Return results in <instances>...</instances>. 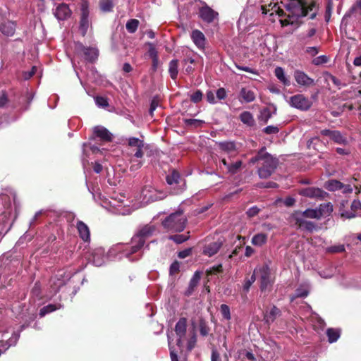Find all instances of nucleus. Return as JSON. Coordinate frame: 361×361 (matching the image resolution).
I'll return each mask as SVG.
<instances>
[{
	"instance_id": "17",
	"label": "nucleus",
	"mask_w": 361,
	"mask_h": 361,
	"mask_svg": "<svg viewBox=\"0 0 361 361\" xmlns=\"http://www.w3.org/2000/svg\"><path fill=\"white\" fill-rule=\"evenodd\" d=\"M357 11L359 12L361 16V0H356L350 8L345 13L341 20V26L342 27H346L349 24V19Z\"/></svg>"
},
{
	"instance_id": "57",
	"label": "nucleus",
	"mask_w": 361,
	"mask_h": 361,
	"mask_svg": "<svg viewBox=\"0 0 361 361\" xmlns=\"http://www.w3.org/2000/svg\"><path fill=\"white\" fill-rule=\"evenodd\" d=\"M96 104L99 107L105 108L109 106V102L106 98L104 97L97 96L94 98Z\"/></svg>"
},
{
	"instance_id": "52",
	"label": "nucleus",
	"mask_w": 361,
	"mask_h": 361,
	"mask_svg": "<svg viewBox=\"0 0 361 361\" xmlns=\"http://www.w3.org/2000/svg\"><path fill=\"white\" fill-rule=\"evenodd\" d=\"M139 25V21L136 19H130L126 23V29L130 33H134Z\"/></svg>"
},
{
	"instance_id": "59",
	"label": "nucleus",
	"mask_w": 361,
	"mask_h": 361,
	"mask_svg": "<svg viewBox=\"0 0 361 361\" xmlns=\"http://www.w3.org/2000/svg\"><path fill=\"white\" fill-rule=\"evenodd\" d=\"M203 94L201 90H197L193 94L190 95V100L193 103H198L202 99Z\"/></svg>"
},
{
	"instance_id": "28",
	"label": "nucleus",
	"mask_w": 361,
	"mask_h": 361,
	"mask_svg": "<svg viewBox=\"0 0 361 361\" xmlns=\"http://www.w3.org/2000/svg\"><path fill=\"white\" fill-rule=\"evenodd\" d=\"M293 219L295 221V224L300 229L307 231H313L316 228L315 224L312 221L306 220V219L299 218L298 216H294L293 215Z\"/></svg>"
},
{
	"instance_id": "54",
	"label": "nucleus",
	"mask_w": 361,
	"mask_h": 361,
	"mask_svg": "<svg viewBox=\"0 0 361 361\" xmlns=\"http://www.w3.org/2000/svg\"><path fill=\"white\" fill-rule=\"evenodd\" d=\"M335 272V268L333 267H329L326 269L322 270L319 272V274L321 277L324 279H330L331 278Z\"/></svg>"
},
{
	"instance_id": "47",
	"label": "nucleus",
	"mask_w": 361,
	"mask_h": 361,
	"mask_svg": "<svg viewBox=\"0 0 361 361\" xmlns=\"http://www.w3.org/2000/svg\"><path fill=\"white\" fill-rule=\"evenodd\" d=\"M128 143L129 147H145V142L142 140H140L137 137H130L128 139Z\"/></svg>"
},
{
	"instance_id": "13",
	"label": "nucleus",
	"mask_w": 361,
	"mask_h": 361,
	"mask_svg": "<svg viewBox=\"0 0 361 361\" xmlns=\"http://www.w3.org/2000/svg\"><path fill=\"white\" fill-rule=\"evenodd\" d=\"M187 331V319L185 317H181L177 322L175 326V332L178 337L177 339V345L180 349L185 339Z\"/></svg>"
},
{
	"instance_id": "58",
	"label": "nucleus",
	"mask_w": 361,
	"mask_h": 361,
	"mask_svg": "<svg viewBox=\"0 0 361 361\" xmlns=\"http://www.w3.org/2000/svg\"><path fill=\"white\" fill-rule=\"evenodd\" d=\"M256 280V273H253V274L250 276V278L246 280L243 284V290L245 292H248L250 286Z\"/></svg>"
},
{
	"instance_id": "34",
	"label": "nucleus",
	"mask_w": 361,
	"mask_h": 361,
	"mask_svg": "<svg viewBox=\"0 0 361 361\" xmlns=\"http://www.w3.org/2000/svg\"><path fill=\"white\" fill-rule=\"evenodd\" d=\"M274 74L277 79L284 85L289 86L290 85V82L287 78L283 68L276 67L274 70Z\"/></svg>"
},
{
	"instance_id": "21",
	"label": "nucleus",
	"mask_w": 361,
	"mask_h": 361,
	"mask_svg": "<svg viewBox=\"0 0 361 361\" xmlns=\"http://www.w3.org/2000/svg\"><path fill=\"white\" fill-rule=\"evenodd\" d=\"M71 10L66 4H59L55 9L54 14L59 20H65L71 15Z\"/></svg>"
},
{
	"instance_id": "46",
	"label": "nucleus",
	"mask_w": 361,
	"mask_h": 361,
	"mask_svg": "<svg viewBox=\"0 0 361 361\" xmlns=\"http://www.w3.org/2000/svg\"><path fill=\"white\" fill-rule=\"evenodd\" d=\"M169 238L178 244H180L188 240L190 238V235L189 233L186 234H175L170 235Z\"/></svg>"
},
{
	"instance_id": "30",
	"label": "nucleus",
	"mask_w": 361,
	"mask_h": 361,
	"mask_svg": "<svg viewBox=\"0 0 361 361\" xmlns=\"http://www.w3.org/2000/svg\"><path fill=\"white\" fill-rule=\"evenodd\" d=\"M93 135L104 141H110L112 138L111 133L102 126L94 127L93 128Z\"/></svg>"
},
{
	"instance_id": "64",
	"label": "nucleus",
	"mask_w": 361,
	"mask_h": 361,
	"mask_svg": "<svg viewBox=\"0 0 361 361\" xmlns=\"http://www.w3.org/2000/svg\"><path fill=\"white\" fill-rule=\"evenodd\" d=\"M31 294L32 296L38 298L41 294V285L39 283L36 282L32 288Z\"/></svg>"
},
{
	"instance_id": "22",
	"label": "nucleus",
	"mask_w": 361,
	"mask_h": 361,
	"mask_svg": "<svg viewBox=\"0 0 361 361\" xmlns=\"http://www.w3.org/2000/svg\"><path fill=\"white\" fill-rule=\"evenodd\" d=\"M191 39L195 46L200 50L205 48L206 38L203 32L199 30H194L190 35Z\"/></svg>"
},
{
	"instance_id": "11",
	"label": "nucleus",
	"mask_w": 361,
	"mask_h": 361,
	"mask_svg": "<svg viewBox=\"0 0 361 361\" xmlns=\"http://www.w3.org/2000/svg\"><path fill=\"white\" fill-rule=\"evenodd\" d=\"M288 103L292 107L302 111L309 110L312 105V101L302 94L291 96Z\"/></svg>"
},
{
	"instance_id": "35",
	"label": "nucleus",
	"mask_w": 361,
	"mask_h": 361,
	"mask_svg": "<svg viewBox=\"0 0 361 361\" xmlns=\"http://www.w3.org/2000/svg\"><path fill=\"white\" fill-rule=\"evenodd\" d=\"M239 118L243 123L250 127L253 126L255 123L254 117L250 111H243L240 114Z\"/></svg>"
},
{
	"instance_id": "7",
	"label": "nucleus",
	"mask_w": 361,
	"mask_h": 361,
	"mask_svg": "<svg viewBox=\"0 0 361 361\" xmlns=\"http://www.w3.org/2000/svg\"><path fill=\"white\" fill-rule=\"evenodd\" d=\"M187 219L182 211H176L166 216L162 221L164 228L170 232H181L185 228Z\"/></svg>"
},
{
	"instance_id": "43",
	"label": "nucleus",
	"mask_w": 361,
	"mask_h": 361,
	"mask_svg": "<svg viewBox=\"0 0 361 361\" xmlns=\"http://www.w3.org/2000/svg\"><path fill=\"white\" fill-rule=\"evenodd\" d=\"M10 263L11 260L8 258L0 257V276L10 271Z\"/></svg>"
},
{
	"instance_id": "20",
	"label": "nucleus",
	"mask_w": 361,
	"mask_h": 361,
	"mask_svg": "<svg viewBox=\"0 0 361 361\" xmlns=\"http://www.w3.org/2000/svg\"><path fill=\"white\" fill-rule=\"evenodd\" d=\"M255 99L256 94L252 90L247 87H243L240 89L238 99L241 104L251 103L255 101Z\"/></svg>"
},
{
	"instance_id": "53",
	"label": "nucleus",
	"mask_w": 361,
	"mask_h": 361,
	"mask_svg": "<svg viewBox=\"0 0 361 361\" xmlns=\"http://www.w3.org/2000/svg\"><path fill=\"white\" fill-rule=\"evenodd\" d=\"M100 8L104 12H109L113 8L112 0H99Z\"/></svg>"
},
{
	"instance_id": "55",
	"label": "nucleus",
	"mask_w": 361,
	"mask_h": 361,
	"mask_svg": "<svg viewBox=\"0 0 361 361\" xmlns=\"http://www.w3.org/2000/svg\"><path fill=\"white\" fill-rule=\"evenodd\" d=\"M147 45L149 47L148 51H147V54H148L149 57L151 59L158 58L159 57L158 51H157L154 44L152 42H148Z\"/></svg>"
},
{
	"instance_id": "19",
	"label": "nucleus",
	"mask_w": 361,
	"mask_h": 361,
	"mask_svg": "<svg viewBox=\"0 0 361 361\" xmlns=\"http://www.w3.org/2000/svg\"><path fill=\"white\" fill-rule=\"evenodd\" d=\"M20 338L19 332H13L11 336L5 341L0 343V355L12 346H16Z\"/></svg>"
},
{
	"instance_id": "33",
	"label": "nucleus",
	"mask_w": 361,
	"mask_h": 361,
	"mask_svg": "<svg viewBox=\"0 0 361 361\" xmlns=\"http://www.w3.org/2000/svg\"><path fill=\"white\" fill-rule=\"evenodd\" d=\"M221 163L226 167L228 171L231 174L236 173L242 166V161L240 160H238L234 163H229L226 160V159H223L221 160Z\"/></svg>"
},
{
	"instance_id": "51",
	"label": "nucleus",
	"mask_w": 361,
	"mask_h": 361,
	"mask_svg": "<svg viewBox=\"0 0 361 361\" xmlns=\"http://www.w3.org/2000/svg\"><path fill=\"white\" fill-rule=\"evenodd\" d=\"M184 123L188 127L199 128L204 123V121L200 119L187 118L184 119Z\"/></svg>"
},
{
	"instance_id": "49",
	"label": "nucleus",
	"mask_w": 361,
	"mask_h": 361,
	"mask_svg": "<svg viewBox=\"0 0 361 361\" xmlns=\"http://www.w3.org/2000/svg\"><path fill=\"white\" fill-rule=\"evenodd\" d=\"M331 139L338 144L345 145L347 143L346 138L338 130H334Z\"/></svg>"
},
{
	"instance_id": "1",
	"label": "nucleus",
	"mask_w": 361,
	"mask_h": 361,
	"mask_svg": "<svg viewBox=\"0 0 361 361\" xmlns=\"http://www.w3.org/2000/svg\"><path fill=\"white\" fill-rule=\"evenodd\" d=\"M0 201L3 206V211H0V225L4 227L8 226L6 231V233L11 229L18 215L20 204L17 200L16 192L11 188L2 190L0 194Z\"/></svg>"
},
{
	"instance_id": "27",
	"label": "nucleus",
	"mask_w": 361,
	"mask_h": 361,
	"mask_svg": "<svg viewBox=\"0 0 361 361\" xmlns=\"http://www.w3.org/2000/svg\"><path fill=\"white\" fill-rule=\"evenodd\" d=\"M142 200L149 202L157 201L159 199L157 191L151 186H145L142 190Z\"/></svg>"
},
{
	"instance_id": "63",
	"label": "nucleus",
	"mask_w": 361,
	"mask_h": 361,
	"mask_svg": "<svg viewBox=\"0 0 361 361\" xmlns=\"http://www.w3.org/2000/svg\"><path fill=\"white\" fill-rule=\"evenodd\" d=\"M87 147H89L93 153H97L101 151L99 147L94 145H92L90 142L89 143H83L82 151H83L84 154L85 153V151Z\"/></svg>"
},
{
	"instance_id": "8",
	"label": "nucleus",
	"mask_w": 361,
	"mask_h": 361,
	"mask_svg": "<svg viewBox=\"0 0 361 361\" xmlns=\"http://www.w3.org/2000/svg\"><path fill=\"white\" fill-rule=\"evenodd\" d=\"M74 51L76 57L81 58L89 63H94L98 58L99 51L94 47H85L81 42H75Z\"/></svg>"
},
{
	"instance_id": "37",
	"label": "nucleus",
	"mask_w": 361,
	"mask_h": 361,
	"mask_svg": "<svg viewBox=\"0 0 361 361\" xmlns=\"http://www.w3.org/2000/svg\"><path fill=\"white\" fill-rule=\"evenodd\" d=\"M281 314V310L276 306H273L269 312L264 315V319L267 323L273 322L276 318Z\"/></svg>"
},
{
	"instance_id": "61",
	"label": "nucleus",
	"mask_w": 361,
	"mask_h": 361,
	"mask_svg": "<svg viewBox=\"0 0 361 361\" xmlns=\"http://www.w3.org/2000/svg\"><path fill=\"white\" fill-rule=\"evenodd\" d=\"M180 271V262L178 261L173 262L169 268V274L171 276L176 274Z\"/></svg>"
},
{
	"instance_id": "25",
	"label": "nucleus",
	"mask_w": 361,
	"mask_h": 361,
	"mask_svg": "<svg viewBox=\"0 0 361 361\" xmlns=\"http://www.w3.org/2000/svg\"><path fill=\"white\" fill-rule=\"evenodd\" d=\"M269 8H267L266 6H262L261 10L263 14H268L269 13L270 16H274V14L277 15L279 17H283L286 16V13L283 9H281L277 4H269L268 6Z\"/></svg>"
},
{
	"instance_id": "44",
	"label": "nucleus",
	"mask_w": 361,
	"mask_h": 361,
	"mask_svg": "<svg viewBox=\"0 0 361 361\" xmlns=\"http://www.w3.org/2000/svg\"><path fill=\"white\" fill-rule=\"evenodd\" d=\"M129 161H130V170L131 171H135L140 169L143 164L142 159L132 157H130Z\"/></svg>"
},
{
	"instance_id": "32",
	"label": "nucleus",
	"mask_w": 361,
	"mask_h": 361,
	"mask_svg": "<svg viewBox=\"0 0 361 361\" xmlns=\"http://www.w3.org/2000/svg\"><path fill=\"white\" fill-rule=\"evenodd\" d=\"M36 317L37 314L35 310H32L31 311H30L27 315H24L23 317V320L24 321V322L20 326V330L18 331L17 332H19L20 334V332L23 331L25 328L30 326V324L36 319Z\"/></svg>"
},
{
	"instance_id": "15",
	"label": "nucleus",
	"mask_w": 361,
	"mask_h": 361,
	"mask_svg": "<svg viewBox=\"0 0 361 361\" xmlns=\"http://www.w3.org/2000/svg\"><path fill=\"white\" fill-rule=\"evenodd\" d=\"M299 195L314 199L324 200L328 195L322 189L315 187H308L299 190Z\"/></svg>"
},
{
	"instance_id": "2",
	"label": "nucleus",
	"mask_w": 361,
	"mask_h": 361,
	"mask_svg": "<svg viewBox=\"0 0 361 361\" xmlns=\"http://www.w3.org/2000/svg\"><path fill=\"white\" fill-rule=\"evenodd\" d=\"M286 10L289 12L287 18L280 19L281 26L293 25L299 18L305 17L310 14V18L314 19L317 16V6L314 2L307 4L302 0H290L286 5Z\"/></svg>"
},
{
	"instance_id": "42",
	"label": "nucleus",
	"mask_w": 361,
	"mask_h": 361,
	"mask_svg": "<svg viewBox=\"0 0 361 361\" xmlns=\"http://www.w3.org/2000/svg\"><path fill=\"white\" fill-rule=\"evenodd\" d=\"M178 61L177 59L171 60L169 63V72L171 78L176 80L178 76Z\"/></svg>"
},
{
	"instance_id": "56",
	"label": "nucleus",
	"mask_w": 361,
	"mask_h": 361,
	"mask_svg": "<svg viewBox=\"0 0 361 361\" xmlns=\"http://www.w3.org/2000/svg\"><path fill=\"white\" fill-rule=\"evenodd\" d=\"M220 311L223 316V317L226 320H230L231 317V312L229 307L226 304H222L220 307Z\"/></svg>"
},
{
	"instance_id": "14",
	"label": "nucleus",
	"mask_w": 361,
	"mask_h": 361,
	"mask_svg": "<svg viewBox=\"0 0 361 361\" xmlns=\"http://www.w3.org/2000/svg\"><path fill=\"white\" fill-rule=\"evenodd\" d=\"M109 261L110 260L108 253L106 252L104 248L99 247L93 250L92 252V262L94 266H103Z\"/></svg>"
},
{
	"instance_id": "60",
	"label": "nucleus",
	"mask_w": 361,
	"mask_h": 361,
	"mask_svg": "<svg viewBox=\"0 0 361 361\" xmlns=\"http://www.w3.org/2000/svg\"><path fill=\"white\" fill-rule=\"evenodd\" d=\"M168 342H169V350H170V356H171V361H178L177 353L175 351L173 347L171 346V338L169 335H168Z\"/></svg>"
},
{
	"instance_id": "31",
	"label": "nucleus",
	"mask_w": 361,
	"mask_h": 361,
	"mask_svg": "<svg viewBox=\"0 0 361 361\" xmlns=\"http://www.w3.org/2000/svg\"><path fill=\"white\" fill-rule=\"evenodd\" d=\"M201 278V273L199 271H195L191 278L187 290L185 291V295L190 296L193 293L195 288L197 287V284L200 282Z\"/></svg>"
},
{
	"instance_id": "62",
	"label": "nucleus",
	"mask_w": 361,
	"mask_h": 361,
	"mask_svg": "<svg viewBox=\"0 0 361 361\" xmlns=\"http://www.w3.org/2000/svg\"><path fill=\"white\" fill-rule=\"evenodd\" d=\"M326 251L331 253L342 252L345 251V247L343 245L330 246Z\"/></svg>"
},
{
	"instance_id": "50",
	"label": "nucleus",
	"mask_w": 361,
	"mask_h": 361,
	"mask_svg": "<svg viewBox=\"0 0 361 361\" xmlns=\"http://www.w3.org/2000/svg\"><path fill=\"white\" fill-rule=\"evenodd\" d=\"M180 178L179 173L173 170L171 174L166 176V182L169 185L178 183Z\"/></svg>"
},
{
	"instance_id": "40",
	"label": "nucleus",
	"mask_w": 361,
	"mask_h": 361,
	"mask_svg": "<svg viewBox=\"0 0 361 361\" xmlns=\"http://www.w3.org/2000/svg\"><path fill=\"white\" fill-rule=\"evenodd\" d=\"M343 184L337 180H329L325 183V188L329 191H336L343 189Z\"/></svg>"
},
{
	"instance_id": "41",
	"label": "nucleus",
	"mask_w": 361,
	"mask_h": 361,
	"mask_svg": "<svg viewBox=\"0 0 361 361\" xmlns=\"http://www.w3.org/2000/svg\"><path fill=\"white\" fill-rule=\"evenodd\" d=\"M310 292V286L308 283H304L300 285L295 293L293 298H305L307 296Z\"/></svg>"
},
{
	"instance_id": "9",
	"label": "nucleus",
	"mask_w": 361,
	"mask_h": 361,
	"mask_svg": "<svg viewBox=\"0 0 361 361\" xmlns=\"http://www.w3.org/2000/svg\"><path fill=\"white\" fill-rule=\"evenodd\" d=\"M71 273H68L63 269L59 270L54 276H53L49 280L50 292L51 294L48 297L51 298L56 294L66 283L71 279Z\"/></svg>"
},
{
	"instance_id": "4",
	"label": "nucleus",
	"mask_w": 361,
	"mask_h": 361,
	"mask_svg": "<svg viewBox=\"0 0 361 361\" xmlns=\"http://www.w3.org/2000/svg\"><path fill=\"white\" fill-rule=\"evenodd\" d=\"M259 162L261 166L257 170L260 178H269L275 171L278 160L263 149L258 152L256 156L250 159V163L255 164Z\"/></svg>"
},
{
	"instance_id": "3",
	"label": "nucleus",
	"mask_w": 361,
	"mask_h": 361,
	"mask_svg": "<svg viewBox=\"0 0 361 361\" xmlns=\"http://www.w3.org/2000/svg\"><path fill=\"white\" fill-rule=\"evenodd\" d=\"M89 191L92 194L95 200L100 201V204L108 212L118 215H128L132 213L133 209L130 207V200L122 195H118L116 197L106 198L101 193H96L94 188H88Z\"/></svg>"
},
{
	"instance_id": "24",
	"label": "nucleus",
	"mask_w": 361,
	"mask_h": 361,
	"mask_svg": "<svg viewBox=\"0 0 361 361\" xmlns=\"http://www.w3.org/2000/svg\"><path fill=\"white\" fill-rule=\"evenodd\" d=\"M218 145L220 149L226 153L230 157H235L238 154V149L234 142H220L218 143Z\"/></svg>"
},
{
	"instance_id": "26",
	"label": "nucleus",
	"mask_w": 361,
	"mask_h": 361,
	"mask_svg": "<svg viewBox=\"0 0 361 361\" xmlns=\"http://www.w3.org/2000/svg\"><path fill=\"white\" fill-rule=\"evenodd\" d=\"M223 245V242L220 240L209 243L204 247L203 254L208 257H212L216 255Z\"/></svg>"
},
{
	"instance_id": "29",
	"label": "nucleus",
	"mask_w": 361,
	"mask_h": 361,
	"mask_svg": "<svg viewBox=\"0 0 361 361\" xmlns=\"http://www.w3.org/2000/svg\"><path fill=\"white\" fill-rule=\"evenodd\" d=\"M294 216L299 218H310L319 219L321 218V212L317 209H307L304 212H295L293 214Z\"/></svg>"
},
{
	"instance_id": "10",
	"label": "nucleus",
	"mask_w": 361,
	"mask_h": 361,
	"mask_svg": "<svg viewBox=\"0 0 361 361\" xmlns=\"http://www.w3.org/2000/svg\"><path fill=\"white\" fill-rule=\"evenodd\" d=\"M255 273L259 275V288L262 292L269 290L273 283L271 279V270L268 265L264 264L255 269Z\"/></svg>"
},
{
	"instance_id": "16",
	"label": "nucleus",
	"mask_w": 361,
	"mask_h": 361,
	"mask_svg": "<svg viewBox=\"0 0 361 361\" xmlns=\"http://www.w3.org/2000/svg\"><path fill=\"white\" fill-rule=\"evenodd\" d=\"M293 76L300 86L308 87L315 85L314 80L309 77L304 71L295 70Z\"/></svg>"
},
{
	"instance_id": "23",
	"label": "nucleus",
	"mask_w": 361,
	"mask_h": 361,
	"mask_svg": "<svg viewBox=\"0 0 361 361\" xmlns=\"http://www.w3.org/2000/svg\"><path fill=\"white\" fill-rule=\"evenodd\" d=\"M16 25L11 20H2L0 22V32L5 36L11 37L16 32Z\"/></svg>"
},
{
	"instance_id": "36",
	"label": "nucleus",
	"mask_w": 361,
	"mask_h": 361,
	"mask_svg": "<svg viewBox=\"0 0 361 361\" xmlns=\"http://www.w3.org/2000/svg\"><path fill=\"white\" fill-rule=\"evenodd\" d=\"M326 334L328 338V341L330 343L336 342L341 336V331L339 329L329 328L326 330Z\"/></svg>"
},
{
	"instance_id": "18",
	"label": "nucleus",
	"mask_w": 361,
	"mask_h": 361,
	"mask_svg": "<svg viewBox=\"0 0 361 361\" xmlns=\"http://www.w3.org/2000/svg\"><path fill=\"white\" fill-rule=\"evenodd\" d=\"M75 227L79 237L84 243L90 242V231L88 226L82 221L77 220Z\"/></svg>"
},
{
	"instance_id": "45",
	"label": "nucleus",
	"mask_w": 361,
	"mask_h": 361,
	"mask_svg": "<svg viewBox=\"0 0 361 361\" xmlns=\"http://www.w3.org/2000/svg\"><path fill=\"white\" fill-rule=\"evenodd\" d=\"M189 338L187 340V350L191 351L195 346L197 336L194 330L189 332Z\"/></svg>"
},
{
	"instance_id": "39",
	"label": "nucleus",
	"mask_w": 361,
	"mask_h": 361,
	"mask_svg": "<svg viewBox=\"0 0 361 361\" xmlns=\"http://www.w3.org/2000/svg\"><path fill=\"white\" fill-rule=\"evenodd\" d=\"M61 307L62 305L61 304H49L40 310L39 314L41 317H43L47 314L51 313L56 310L61 309Z\"/></svg>"
},
{
	"instance_id": "12",
	"label": "nucleus",
	"mask_w": 361,
	"mask_h": 361,
	"mask_svg": "<svg viewBox=\"0 0 361 361\" xmlns=\"http://www.w3.org/2000/svg\"><path fill=\"white\" fill-rule=\"evenodd\" d=\"M81 16L80 20L79 30L82 36H85L90 25L89 20L88 2L87 0H82L81 2Z\"/></svg>"
},
{
	"instance_id": "48",
	"label": "nucleus",
	"mask_w": 361,
	"mask_h": 361,
	"mask_svg": "<svg viewBox=\"0 0 361 361\" xmlns=\"http://www.w3.org/2000/svg\"><path fill=\"white\" fill-rule=\"evenodd\" d=\"M317 210L321 212V217L325 215H329L333 211V207L331 203L321 204Z\"/></svg>"
},
{
	"instance_id": "5",
	"label": "nucleus",
	"mask_w": 361,
	"mask_h": 361,
	"mask_svg": "<svg viewBox=\"0 0 361 361\" xmlns=\"http://www.w3.org/2000/svg\"><path fill=\"white\" fill-rule=\"evenodd\" d=\"M157 232V227L153 224L140 226L131 238L133 251L137 252V256L141 257L146 240Z\"/></svg>"
},
{
	"instance_id": "38",
	"label": "nucleus",
	"mask_w": 361,
	"mask_h": 361,
	"mask_svg": "<svg viewBox=\"0 0 361 361\" xmlns=\"http://www.w3.org/2000/svg\"><path fill=\"white\" fill-rule=\"evenodd\" d=\"M267 241V235L263 233H259L255 235L252 238V244L255 246H262Z\"/></svg>"
},
{
	"instance_id": "6",
	"label": "nucleus",
	"mask_w": 361,
	"mask_h": 361,
	"mask_svg": "<svg viewBox=\"0 0 361 361\" xmlns=\"http://www.w3.org/2000/svg\"><path fill=\"white\" fill-rule=\"evenodd\" d=\"M133 244L117 243L112 245L107 251L108 257L110 261H119L123 258H127L130 261H136L140 257L137 252L133 251Z\"/></svg>"
}]
</instances>
